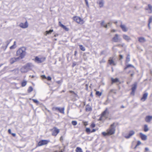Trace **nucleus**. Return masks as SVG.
Masks as SVG:
<instances>
[{"instance_id":"nucleus-41","label":"nucleus","mask_w":152,"mask_h":152,"mask_svg":"<svg viewBox=\"0 0 152 152\" xmlns=\"http://www.w3.org/2000/svg\"><path fill=\"white\" fill-rule=\"evenodd\" d=\"M72 124L74 126H75L77 124V122L76 121H73L72 122Z\"/></svg>"},{"instance_id":"nucleus-39","label":"nucleus","mask_w":152,"mask_h":152,"mask_svg":"<svg viewBox=\"0 0 152 152\" xmlns=\"http://www.w3.org/2000/svg\"><path fill=\"white\" fill-rule=\"evenodd\" d=\"M15 45H16V42L15 41L14 42L13 45L10 47V49H13L15 47Z\"/></svg>"},{"instance_id":"nucleus-4","label":"nucleus","mask_w":152,"mask_h":152,"mask_svg":"<svg viewBox=\"0 0 152 152\" xmlns=\"http://www.w3.org/2000/svg\"><path fill=\"white\" fill-rule=\"evenodd\" d=\"M72 19L76 23L80 24H83L84 23L83 20L79 17L75 16L73 17Z\"/></svg>"},{"instance_id":"nucleus-3","label":"nucleus","mask_w":152,"mask_h":152,"mask_svg":"<svg viewBox=\"0 0 152 152\" xmlns=\"http://www.w3.org/2000/svg\"><path fill=\"white\" fill-rule=\"evenodd\" d=\"M109 113V112L107 108H106L100 115V117L99 119L98 120L99 121H102L107 119L108 118Z\"/></svg>"},{"instance_id":"nucleus-44","label":"nucleus","mask_w":152,"mask_h":152,"mask_svg":"<svg viewBox=\"0 0 152 152\" xmlns=\"http://www.w3.org/2000/svg\"><path fill=\"white\" fill-rule=\"evenodd\" d=\"M58 107H53L52 110L53 111L58 110Z\"/></svg>"},{"instance_id":"nucleus-2","label":"nucleus","mask_w":152,"mask_h":152,"mask_svg":"<svg viewBox=\"0 0 152 152\" xmlns=\"http://www.w3.org/2000/svg\"><path fill=\"white\" fill-rule=\"evenodd\" d=\"M26 54V48L23 47L19 48L16 52V55L19 56V59L23 58Z\"/></svg>"},{"instance_id":"nucleus-43","label":"nucleus","mask_w":152,"mask_h":152,"mask_svg":"<svg viewBox=\"0 0 152 152\" xmlns=\"http://www.w3.org/2000/svg\"><path fill=\"white\" fill-rule=\"evenodd\" d=\"M117 47H123L124 46V44H118L116 45Z\"/></svg>"},{"instance_id":"nucleus-21","label":"nucleus","mask_w":152,"mask_h":152,"mask_svg":"<svg viewBox=\"0 0 152 152\" xmlns=\"http://www.w3.org/2000/svg\"><path fill=\"white\" fill-rule=\"evenodd\" d=\"M138 39L139 42L140 43L144 42L146 41L145 39L143 37H139Z\"/></svg>"},{"instance_id":"nucleus-20","label":"nucleus","mask_w":152,"mask_h":152,"mask_svg":"<svg viewBox=\"0 0 152 152\" xmlns=\"http://www.w3.org/2000/svg\"><path fill=\"white\" fill-rule=\"evenodd\" d=\"M123 37L124 39L127 41H129L131 39V38H130V37L125 34L123 35Z\"/></svg>"},{"instance_id":"nucleus-54","label":"nucleus","mask_w":152,"mask_h":152,"mask_svg":"<svg viewBox=\"0 0 152 152\" xmlns=\"http://www.w3.org/2000/svg\"><path fill=\"white\" fill-rule=\"evenodd\" d=\"M116 30L115 29H112L110 31L111 32H114L116 31Z\"/></svg>"},{"instance_id":"nucleus-33","label":"nucleus","mask_w":152,"mask_h":152,"mask_svg":"<svg viewBox=\"0 0 152 152\" xmlns=\"http://www.w3.org/2000/svg\"><path fill=\"white\" fill-rule=\"evenodd\" d=\"M31 66V64L30 63H28L24 66V67L25 69H27L30 67Z\"/></svg>"},{"instance_id":"nucleus-52","label":"nucleus","mask_w":152,"mask_h":152,"mask_svg":"<svg viewBox=\"0 0 152 152\" xmlns=\"http://www.w3.org/2000/svg\"><path fill=\"white\" fill-rule=\"evenodd\" d=\"M149 151V149L148 148H145V152H147Z\"/></svg>"},{"instance_id":"nucleus-38","label":"nucleus","mask_w":152,"mask_h":152,"mask_svg":"<svg viewBox=\"0 0 152 152\" xmlns=\"http://www.w3.org/2000/svg\"><path fill=\"white\" fill-rule=\"evenodd\" d=\"M130 60V55L129 54H128L127 56L126 57V61L127 62L129 61Z\"/></svg>"},{"instance_id":"nucleus-42","label":"nucleus","mask_w":152,"mask_h":152,"mask_svg":"<svg viewBox=\"0 0 152 152\" xmlns=\"http://www.w3.org/2000/svg\"><path fill=\"white\" fill-rule=\"evenodd\" d=\"M82 123L83 125L85 126H86L88 124V121H83Z\"/></svg>"},{"instance_id":"nucleus-49","label":"nucleus","mask_w":152,"mask_h":152,"mask_svg":"<svg viewBox=\"0 0 152 152\" xmlns=\"http://www.w3.org/2000/svg\"><path fill=\"white\" fill-rule=\"evenodd\" d=\"M41 77L42 79H46V77L44 75H41Z\"/></svg>"},{"instance_id":"nucleus-53","label":"nucleus","mask_w":152,"mask_h":152,"mask_svg":"<svg viewBox=\"0 0 152 152\" xmlns=\"http://www.w3.org/2000/svg\"><path fill=\"white\" fill-rule=\"evenodd\" d=\"M63 140V137L62 136H61L60 138V141L62 142Z\"/></svg>"},{"instance_id":"nucleus-60","label":"nucleus","mask_w":152,"mask_h":152,"mask_svg":"<svg viewBox=\"0 0 152 152\" xmlns=\"http://www.w3.org/2000/svg\"><path fill=\"white\" fill-rule=\"evenodd\" d=\"M134 75V73L133 72V73L131 74V75H130L131 77H132L133 76V75Z\"/></svg>"},{"instance_id":"nucleus-35","label":"nucleus","mask_w":152,"mask_h":152,"mask_svg":"<svg viewBox=\"0 0 152 152\" xmlns=\"http://www.w3.org/2000/svg\"><path fill=\"white\" fill-rule=\"evenodd\" d=\"M134 67V66H132V65L131 64H129L127 65L125 67H124V69L126 70L129 67Z\"/></svg>"},{"instance_id":"nucleus-13","label":"nucleus","mask_w":152,"mask_h":152,"mask_svg":"<svg viewBox=\"0 0 152 152\" xmlns=\"http://www.w3.org/2000/svg\"><path fill=\"white\" fill-rule=\"evenodd\" d=\"M134 133H135V132L134 131H133V130L130 131L129 132L128 134L125 137L127 139L129 138L131 136H132L133 135H134Z\"/></svg>"},{"instance_id":"nucleus-12","label":"nucleus","mask_w":152,"mask_h":152,"mask_svg":"<svg viewBox=\"0 0 152 152\" xmlns=\"http://www.w3.org/2000/svg\"><path fill=\"white\" fill-rule=\"evenodd\" d=\"M20 26L23 28H26L28 27L27 22L26 21L25 23H20L19 25Z\"/></svg>"},{"instance_id":"nucleus-6","label":"nucleus","mask_w":152,"mask_h":152,"mask_svg":"<svg viewBox=\"0 0 152 152\" xmlns=\"http://www.w3.org/2000/svg\"><path fill=\"white\" fill-rule=\"evenodd\" d=\"M45 59L46 58L45 57L39 58L38 56H36L35 57L34 61L35 62L38 63H40L44 62L45 60Z\"/></svg>"},{"instance_id":"nucleus-37","label":"nucleus","mask_w":152,"mask_h":152,"mask_svg":"<svg viewBox=\"0 0 152 152\" xmlns=\"http://www.w3.org/2000/svg\"><path fill=\"white\" fill-rule=\"evenodd\" d=\"M33 90V88L31 86H30L27 90L28 92V93H30L31 91H32Z\"/></svg>"},{"instance_id":"nucleus-22","label":"nucleus","mask_w":152,"mask_h":152,"mask_svg":"<svg viewBox=\"0 0 152 152\" xmlns=\"http://www.w3.org/2000/svg\"><path fill=\"white\" fill-rule=\"evenodd\" d=\"M18 59V58H12L10 60V62L11 64H12L16 61Z\"/></svg>"},{"instance_id":"nucleus-56","label":"nucleus","mask_w":152,"mask_h":152,"mask_svg":"<svg viewBox=\"0 0 152 152\" xmlns=\"http://www.w3.org/2000/svg\"><path fill=\"white\" fill-rule=\"evenodd\" d=\"M85 0V2L86 3V5L87 6H88V1H87V0Z\"/></svg>"},{"instance_id":"nucleus-57","label":"nucleus","mask_w":152,"mask_h":152,"mask_svg":"<svg viewBox=\"0 0 152 152\" xmlns=\"http://www.w3.org/2000/svg\"><path fill=\"white\" fill-rule=\"evenodd\" d=\"M8 132L10 134H11V130L10 129H9L8 130Z\"/></svg>"},{"instance_id":"nucleus-8","label":"nucleus","mask_w":152,"mask_h":152,"mask_svg":"<svg viewBox=\"0 0 152 152\" xmlns=\"http://www.w3.org/2000/svg\"><path fill=\"white\" fill-rule=\"evenodd\" d=\"M137 87V83H134L132 85V91L130 93V94L133 96L134 95L135 90Z\"/></svg>"},{"instance_id":"nucleus-25","label":"nucleus","mask_w":152,"mask_h":152,"mask_svg":"<svg viewBox=\"0 0 152 152\" xmlns=\"http://www.w3.org/2000/svg\"><path fill=\"white\" fill-rule=\"evenodd\" d=\"M104 21H103L101 22L100 24L102 26L105 28H107V27L108 25H110V23H107V24H105L104 25H103V24H104Z\"/></svg>"},{"instance_id":"nucleus-11","label":"nucleus","mask_w":152,"mask_h":152,"mask_svg":"<svg viewBox=\"0 0 152 152\" xmlns=\"http://www.w3.org/2000/svg\"><path fill=\"white\" fill-rule=\"evenodd\" d=\"M98 129V128H97L96 129H93L91 130L89 128H87L86 129V132L88 134H89L91 133L94 132Z\"/></svg>"},{"instance_id":"nucleus-27","label":"nucleus","mask_w":152,"mask_h":152,"mask_svg":"<svg viewBox=\"0 0 152 152\" xmlns=\"http://www.w3.org/2000/svg\"><path fill=\"white\" fill-rule=\"evenodd\" d=\"M27 83V81L26 80H24L21 83V86L22 87L25 86Z\"/></svg>"},{"instance_id":"nucleus-29","label":"nucleus","mask_w":152,"mask_h":152,"mask_svg":"<svg viewBox=\"0 0 152 152\" xmlns=\"http://www.w3.org/2000/svg\"><path fill=\"white\" fill-rule=\"evenodd\" d=\"M149 130V129L148 128V126L146 124H145L144 126V131L145 132H147Z\"/></svg>"},{"instance_id":"nucleus-5","label":"nucleus","mask_w":152,"mask_h":152,"mask_svg":"<svg viewBox=\"0 0 152 152\" xmlns=\"http://www.w3.org/2000/svg\"><path fill=\"white\" fill-rule=\"evenodd\" d=\"M50 141L48 140H42L39 141L37 144V146L39 147L43 145H47Z\"/></svg>"},{"instance_id":"nucleus-23","label":"nucleus","mask_w":152,"mask_h":152,"mask_svg":"<svg viewBox=\"0 0 152 152\" xmlns=\"http://www.w3.org/2000/svg\"><path fill=\"white\" fill-rule=\"evenodd\" d=\"M112 84H113V83L117 82H119V79L118 78H115V79H114L113 78L111 79Z\"/></svg>"},{"instance_id":"nucleus-51","label":"nucleus","mask_w":152,"mask_h":152,"mask_svg":"<svg viewBox=\"0 0 152 152\" xmlns=\"http://www.w3.org/2000/svg\"><path fill=\"white\" fill-rule=\"evenodd\" d=\"M105 62V60L103 59L101 61H100V64H101L103 63H104Z\"/></svg>"},{"instance_id":"nucleus-34","label":"nucleus","mask_w":152,"mask_h":152,"mask_svg":"<svg viewBox=\"0 0 152 152\" xmlns=\"http://www.w3.org/2000/svg\"><path fill=\"white\" fill-rule=\"evenodd\" d=\"M90 126V127L91 128H94L96 126V124L94 122H92L91 123V124Z\"/></svg>"},{"instance_id":"nucleus-47","label":"nucleus","mask_w":152,"mask_h":152,"mask_svg":"<svg viewBox=\"0 0 152 152\" xmlns=\"http://www.w3.org/2000/svg\"><path fill=\"white\" fill-rule=\"evenodd\" d=\"M69 92L71 93H73V94H74V95H77V94L76 93H75L74 91H69Z\"/></svg>"},{"instance_id":"nucleus-14","label":"nucleus","mask_w":152,"mask_h":152,"mask_svg":"<svg viewBox=\"0 0 152 152\" xmlns=\"http://www.w3.org/2000/svg\"><path fill=\"white\" fill-rule=\"evenodd\" d=\"M139 135L142 140H145L147 139V136L143 134L142 133H140Z\"/></svg>"},{"instance_id":"nucleus-36","label":"nucleus","mask_w":152,"mask_h":152,"mask_svg":"<svg viewBox=\"0 0 152 152\" xmlns=\"http://www.w3.org/2000/svg\"><path fill=\"white\" fill-rule=\"evenodd\" d=\"M152 21V16H151L149 18L148 20V26H150V24L151 22Z\"/></svg>"},{"instance_id":"nucleus-28","label":"nucleus","mask_w":152,"mask_h":152,"mask_svg":"<svg viewBox=\"0 0 152 152\" xmlns=\"http://www.w3.org/2000/svg\"><path fill=\"white\" fill-rule=\"evenodd\" d=\"M103 0H101V1H99L98 4L100 7H103L104 5Z\"/></svg>"},{"instance_id":"nucleus-26","label":"nucleus","mask_w":152,"mask_h":152,"mask_svg":"<svg viewBox=\"0 0 152 152\" xmlns=\"http://www.w3.org/2000/svg\"><path fill=\"white\" fill-rule=\"evenodd\" d=\"M64 107H62V108H60V107H58V110L59 111V112L62 114H64Z\"/></svg>"},{"instance_id":"nucleus-31","label":"nucleus","mask_w":152,"mask_h":152,"mask_svg":"<svg viewBox=\"0 0 152 152\" xmlns=\"http://www.w3.org/2000/svg\"><path fill=\"white\" fill-rule=\"evenodd\" d=\"M53 31V30L52 29H50L49 31H45V35H47L50 34Z\"/></svg>"},{"instance_id":"nucleus-64","label":"nucleus","mask_w":152,"mask_h":152,"mask_svg":"<svg viewBox=\"0 0 152 152\" xmlns=\"http://www.w3.org/2000/svg\"><path fill=\"white\" fill-rule=\"evenodd\" d=\"M59 152H63V151H62L61 150Z\"/></svg>"},{"instance_id":"nucleus-24","label":"nucleus","mask_w":152,"mask_h":152,"mask_svg":"<svg viewBox=\"0 0 152 152\" xmlns=\"http://www.w3.org/2000/svg\"><path fill=\"white\" fill-rule=\"evenodd\" d=\"M92 108L88 104L86 105V111H91Z\"/></svg>"},{"instance_id":"nucleus-10","label":"nucleus","mask_w":152,"mask_h":152,"mask_svg":"<svg viewBox=\"0 0 152 152\" xmlns=\"http://www.w3.org/2000/svg\"><path fill=\"white\" fill-rule=\"evenodd\" d=\"M119 40V35L118 34H115L112 39V41L114 42H118Z\"/></svg>"},{"instance_id":"nucleus-19","label":"nucleus","mask_w":152,"mask_h":152,"mask_svg":"<svg viewBox=\"0 0 152 152\" xmlns=\"http://www.w3.org/2000/svg\"><path fill=\"white\" fill-rule=\"evenodd\" d=\"M59 26L63 28L64 29H65L66 31H68L69 30V29L67 28L66 26L62 24L61 22H59L58 23Z\"/></svg>"},{"instance_id":"nucleus-18","label":"nucleus","mask_w":152,"mask_h":152,"mask_svg":"<svg viewBox=\"0 0 152 152\" xmlns=\"http://www.w3.org/2000/svg\"><path fill=\"white\" fill-rule=\"evenodd\" d=\"M120 27L123 31L126 32L127 31L128 28L125 25L121 24L120 26Z\"/></svg>"},{"instance_id":"nucleus-16","label":"nucleus","mask_w":152,"mask_h":152,"mask_svg":"<svg viewBox=\"0 0 152 152\" xmlns=\"http://www.w3.org/2000/svg\"><path fill=\"white\" fill-rule=\"evenodd\" d=\"M148 8H145V10H149L148 12L149 13H152V6L150 4H148Z\"/></svg>"},{"instance_id":"nucleus-50","label":"nucleus","mask_w":152,"mask_h":152,"mask_svg":"<svg viewBox=\"0 0 152 152\" xmlns=\"http://www.w3.org/2000/svg\"><path fill=\"white\" fill-rule=\"evenodd\" d=\"M119 58H120L119 59L120 60L122 59L123 58V56L122 55H119Z\"/></svg>"},{"instance_id":"nucleus-55","label":"nucleus","mask_w":152,"mask_h":152,"mask_svg":"<svg viewBox=\"0 0 152 152\" xmlns=\"http://www.w3.org/2000/svg\"><path fill=\"white\" fill-rule=\"evenodd\" d=\"M77 53V51H75L74 53V56H76Z\"/></svg>"},{"instance_id":"nucleus-58","label":"nucleus","mask_w":152,"mask_h":152,"mask_svg":"<svg viewBox=\"0 0 152 152\" xmlns=\"http://www.w3.org/2000/svg\"><path fill=\"white\" fill-rule=\"evenodd\" d=\"M11 134L14 137H15L16 136V134L15 133H11Z\"/></svg>"},{"instance_id":"nucleus-59","label":"nucleus","mask_w":152,"mask_h":152,"mask_svg":"<svg viewBox=\"0 0 152 152\" xmlns=\"http://www.w3.org/2000/svg\"><path fill=\"white\" fill-rule=\"evenodd\" d=\"M76 64L75 63H73L72 64V67H74L75 66Z\"/></svg>"},{"instance_id":"nucleus-63","label":"nucleus","mask_w":152,"mask_h":152,"mask_svg":"<svg viewBox=\"0 0 152 152\" xmlns=\"http://www.w3.org/2000/svg\"><path fill=\"white\" fill-rule=\"evenodd\" d=\"M88 84H86V86L87 87H88Z\"/></svg>"},{"instance_id":"nucleus-61","label":"nucleus","mask_w":152,"mask_h":152,"mask_svg":"<svg viewBox=\"0 0 152 152\" xmlns=\"http://www.w3.org/2000/svg\"><path fill=\"white\" fill-rule=\"evenodd\" d=\"M137 145H136L135 146V147H134V148H137Z\"/></svg>"},{"instance_id":"nucleus-9","label":"nucleus","mask_w":152,"mask_h":152,"mask_svg":"<svg viewBox=\"0 0 152 152\" xmlns=\"http://www.w3.org/2000/svg\"><path fill=\"white\" fill-rule=\"evenodd\" d=\"M108 63L110 65H112L113 66H115L116 65V64L114 60L113 57H111L109 58L108 61Z\"/></svg>"},{"instance_id":"nucleus-7","label":"nucleus","mask_w":152,"mask_h":152,"mask_svg":"<svg viewBox=\"0 0 152 152\" xmlns=\"http://www.w3.org/2000/svg\"><path fill=\"white\" fill-rule=\"evenodd\" d=\"M51 130L52 131V135L55 136H56L60 132V130L56 127H54Z\"/></svg>"},{"instance_id":"nucleus-62","label":"nucleus","mask_w":152,"mask_h":152,"mask_svg":"<svg viewBox=\"0 0 152 152\" xmlns=\"http://www.w3.org/2000/svg\"><path fill=\"white\" fill-rule=\"evenodd\" d=\"M48 112H49V113H50V111L49 110H48Z\"/></svg>"},{"instance_id":"nucleus-30","label":"nucleus","mask_w":152,"mask_h":152,"mask_svg":"<svg viewBox=\"0 0 152 152\" xmlns=\"http://www.w3.org/2000/svg\"><path fill=\"white\" fill-rule=\"evenodd\" d=\"M80 49L82 51H85L86 50L85 48L82 45H79Z\"/></svg>"},{"instance_id":"nucleus-48","label":"nucleus","mask_w":152,"mask_h":152,"mask_svg":"<svg viewBox=\"0 0 152 152\" xmlns=\"http://www.w3.org/2000/svg\"><path fill=\"white\" fill-rule=\"evenodd\" d=\"M141 144V142H140V141H137V144H136L137 146H138V145H140Z\"/></svg>"},{"instance_id":"nucleus-46","label":"nucleus","mask_w":152,"mask_h":152,"mask_svg":"<svg viewBox=\"0 0 152 152\" xmlns=\"http://www.w3.org/2000/svg\"><path fill=\"white\" fill-rule=\"evenodd\" d=\"M32 101H33V102H34V103H38V101L36 100V99H32Z\"/></svg>"},{"instance_id":"nucleus-15","label":"nucleus","mask_w":152,"mask_h":152,"mask_svg":"<svg viewBox=\"0 0 152 152\" xmlns=\"http://www.w3.org/2000/svg\"><path fill=\"white\" fill-rule=\"evenodd\" d=\"M148 95V94L147 93H144L142 96V97L141 99V100L142 101H145Z\"/></svg>"},{"instance_id":"nucleus-17","label":"nucleus","mask_w":152,"mask_h":152,"mask_svg":"<svg viewBox=\"0 0 152 152\" xmlns=\"http://www.w3.org/2000/svg\"><path fill=\"white\" fill-rule=\"evenodd\" d=\"M152 119V116L149 115L146 116L145 119V121L148 123L150 122Z\"/></svg>"},{"instance_id":"nucleus-40","label":"nucleus","mask_w":152,"mask_h":152,"mask_svg":"<svg viewBox=\"0 0 152 152\" xmlns=\"http://www.w3.org/2000/svg\"><path fill=\"white\" fill-rule=\"evenodd\" d=\"M96 95L100 96L102 95V93L100 92L99 91H96Z\"/></svg>"},{"instance_id":"nucleus-45","label":"nucleus","mask_w":152,"mask_h":152,"mask_svg":"<svg viewBox=\"0 0 152 152\" xmlns=\"http://www.w3.org/2000/svg\"><path fill=\"white\" fill-rule=\"evenodd\" d=\"M46 79H47L48 81H51L52 78L48 76L47 77H46Z\"/></svg>"},{"instance_id":"nucleus-32","label":"nucleus","mask_w":152,"mask_h":152,"mask_svg":"<svg viewBox=\"0 0 152 152\" xmlns=\"http://www.w3.org/2000/svg\"><path fill=\"white\" fill-rule=\"evenodd\" d=\"M75 151L76 152H83L82 149L79 147H77L76 148Z\"/></svg>"},{"instance_id":"nucleus-1","label":"nucleus","mask_w":152,"mask_h":152,"mask_svg":"<svg viewBox=\"0 0 152 152\" xmlns=\"http://www.w3.org/2000/svg\"><path fill=\"white\" fill-rule=\"evenodd\" d=\"M115 123H114L111 124L110 127L107 130V132H103L102 134L104 137L107 136H110L114 134L115 133Z\"/></svg>"}]
</instances>
